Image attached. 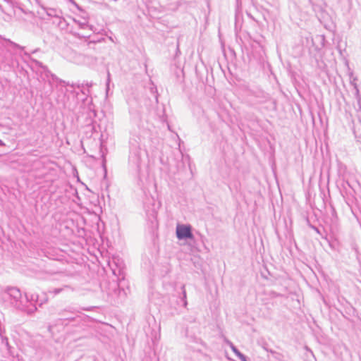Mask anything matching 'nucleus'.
<instances>
[{
    "label": "nucleus",
    "instance_id": "1",
    "mask_svg": "<svg viewBox=\"0 0 361 361\" xmlns=\"http://www.w3.org/2000/svg\"><path fill=\"white\" fill-rule=\"evenodd\" d=\"M176 235L178 239L192 238L190 226L178 224L176 227Z\"/></svg>",
    "mask_w": 361,
    "mask_h": 361
}]
</instances>
